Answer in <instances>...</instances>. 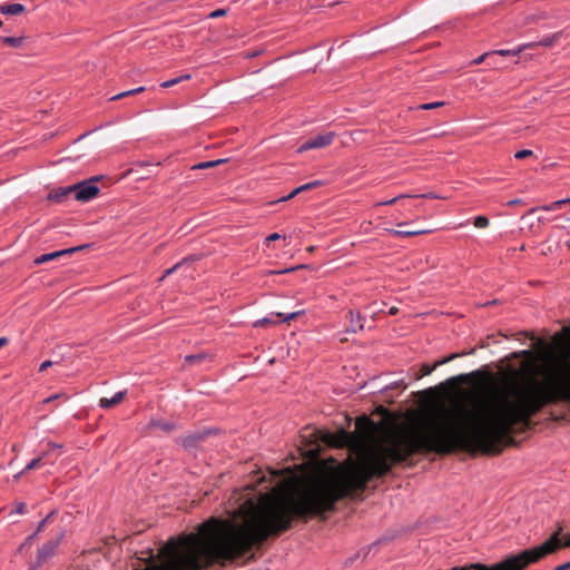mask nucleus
<instances>
[{"instance_id": "nucleus-25", "label": "nucleus", "mask_w": 570, "mask_h": 570, "mask_svg": "<svg viewBox=\"0 0 570 570\" xmlns=\"http://www.w3.org/2000/svg\"><path fill=\"white\" fill-rule=\"evenodd\" d=\"M202 436L200 435H189L184 439L183 445L185 448L193 446Z\"/></svg>"}, {"instance_id": "nucleus-28", "label": "nucleus", "mask_w": 570, "mask_h": 570, "mask_svg": "<svg viewBox=\"0 0 570 570\" xmlns=\"http://www.w3.org/2000/svg\"><path fill=\"white\" fill-rule=\"evenodd\" d=\"M411 197L410 195H400L397 197H394L392 199H389V200H385V202H381L379 203V205H393L394 203L401 200V199H404V198H409Z\"/></svg>"}, {"instance_id": "nucleus-6", "label": "nucleus", "mask_w": 570, "mask_h": 570, "mask_svg": "<svg viewBox=\"0 0 570 570\" xmlns=\"http://www.w3.org/2000/svg\"><path fill=\"white\" fill-rule=\"evenodd\" d=\"M71 195L73 196L72 185L51 189L47 198L53 203H63Z\"/></svg>"}, {"instance_id": "nucleus-48", "label": "nucleus", "mask_w": 570, "mask_h": 570, "mask_svg": "<svg viewBox=\"0 0 570 570\" xmlns=\"http://www.w3.org/2000/svg\"><path fill=\"white\" fill-rule=\"evenodd\" d=\"M179 266V264H176L173 268L167 271V274H170L174 269H176Z\"/></svg>"}, {"instance_id": "nucleus-26", "label": "nucleus", "mask_w": 570, "mask_h": 570, "mask_svg": "<svg viewBox=\"0 0 570 570\" xmlns=\"http://www.w3.org/2000/svg\"><path fill=\"white\" fill-rule=\"evenodd\" d=\"M426 233V230H395L394 234L397 236H413Z\"/></svg>"}, {"instance_id": "nucleus-53", "label": "nucleus", "mask_w": 570, "mask_h": 570, "mask_svg": "<svg viewBox=\"0 0 570 570\" xmlns=\"http://www.w3.org/2000/svg\"><path fill=\"white\" fill-rule=\"evenodd\" d=\"M2 26V21L0 20V27Z\"/></svg>"}, {"instance_id": "nucleus-15", "label": "nucleus", "mask_w": 570, "mask_h": 570, "mask_svg": "<svg viewBox=\"0 0 570 570\" xmlns=\"http://www.w3.org/2000/svg\"><path fill=\"white\" fill-rule=\"evenodd\" d=\"M227 159H216V160H209V161H202L191 167V169H209L214 168L218 165L225 164Z\"/></svg>"}, {"instance_id": "nucleus-18", "label": "nucleus", "mask_w": 570, "mask_h": 570, "mask_svg": "<svg viewBox=\"0 0 570 570\" xmlns=\"http://www.w3.org/2000/svg\"><path fill=\"white\" fill-rule=\"evenodd\" d=\"M191 78V76L189 73H186V75H183V76H179L177 78H174V79H170V80H167V81H164L160 87L161 88H170L175 85H178L179 82L184 81V80H189Z\"/></svg>"}, {"instance_id": "nucleus-38", "label": "nucleus", "mask_w": 570, "mask_h": 570, "mask_svg": "<svg viewBox=\"0 0 570 570\" xmlns=\"http://www.w3.org/2000/svg\"><path fill=\"white\" fill-rule=\"evenodd\" d=\"M51 515H52V513H50L46 519H43V520L40 522V524H39V527H38V529H37V531H38V532H39V531H41V530L43 529V527L46 525L47 521L49 520V518H50Z\"/></svg>"}, {"instance_id": "nucleus-33", "label": "nucleus", "mask_w": 570, "mask_h": 570, "mask_svg": "<svg viewBox=\"0 0 570 570\" xmlns=\"http://www.w3.org/2000/svg\"><path fill=\"white\" fill-rule=\"evenodd\" d=\"M416 197H423V198H431V199H436V198H441L443 199L444 197H441L434 193H428V194H423V195H417Z\"/></svg>"}, {"instance_id": "nucleus-20", "label": "nucleus", "mask_w": 570, "mask_h": 570, "mask_svg": "<svg viewBox=\"0 0 570 570\" xmlns=\"http://www.w3.org/2000/svg\"><path fill=\"white\" fill-rule=\"evenodd\" d=\"M47 456V454H45L43 456H39V458H36V459H32L24 468L23 472L24 471H31V470H35V469H38L40 468L41 465L45 464V458Z\"/></svg>"}, {"instance_id": "nucleus-9", "label": "nucleus", "mask_w": 570, "mask_h": 570, "mask_svg": "<svg viewBox=\"0 0 570 570\" xmlns=\"http://www.w3.org/2000/svg\"><path fill=\"white\" fill-rule=\"evenodd\" d=\"M126 396V391L117 392L112 397H101L99 405L102 409H110L118 405Z\"/></svg>"}, {"instance_id": "nucleus-29", "label": "nucleus", "mask_w": 570, "mask_h": 570, "mask_svg": "<svg viewBox=\"0 0 570 570\" xmlns=\"http://www.w3.org/2000/svg\"><path fill=\"white\" fill-rule=\"evenodd\" d=\"M282 236L277 233H274V234H271L269 236L265 237L264 239V246L268 247L269 246V243L272 240H277L279 239Z\"/></svg>"}, {"instance_id": "nucleus-31", "label": "nucleus", "mask_w": 570, "mask_h": 570, "mask_svg": "<svg viewBox=\"0 0 570 570\" xmlns=\"http://www.w3.org/2000/svg\"><path fill=\"white\" fill-rule=\"evenodd\" d=\"M225 13H226V10H225V9H217V10L213 11V12L209 14V17H210V18H218V17H223V16H225Z\"/></svg>"}, {"instance_id": "nucleus-3", "label": "nucleus", "mask_w": 570, "mask_h": 570, "mask_svg": "<svg viewBox=\"0 0 570 570\" xmlns=\"http://www.w3.org/2000/svg\"><path fill=\"white\" fill-rule=\"evenodd\" d=\"M354 438L355 435L353 433L346 432L345 430L342 429L335 433H323L321 440L330 446L344 448L348 445Z\"/></svg>"}, {"instance_id": "nucleus-7", "label": "nucleus", "mask_w": 570, "mask_h": 570, "mask_svg": "<svg viewBox=\"0 0 570 570\" xmlns=\"http://www.w3.org/2000/svg\"><path fill=\"white\" fill-rule=\"evenodd\" d=\"M464 353L462 354H458V353H454V354H451L449 355L448 357H444L440 361H436L433 365H430V364H423L422 367H421V371H420V374L416 375V379H421L423 376H426V375H430L436 367L445 364V363H449L451 361H453L454 358L459 357L460 355H463Z\"/></svg>"}, {"instance_id": "nucleus-41", "label": "nucleus", "mask_w": 570, "mask_h": 570, "mask_svg": "<svg viewBox=\"0 0 570 570\" xmlns=\"http://www.w3.org/2000/svg\"><path fill=\"white\" fill-rule=\"evenodd\" d=\"M521 203V199H513L508 203L509 206H517Z\"/></svg>"}, {"instance_id": "nucleus-17", "label": "nucleus", "mask_w": 570, "mask_h": 570, "mask_svg": "<svg viewBox=\"0 0 570 570\" xmlns=\"http://www.w3.org/2000/svg\"><path fill=\"white\" fill-rule=\"evenodd\" d=\"M24 38L23 37H3L1 38V41L3 45L12 47V48H19L22 46Z\"/></svg>"}, {"instance_id": "nucleus-49", "label": "nucleus", "mask_w": 570, "mask_h": 570, "mask_svg": "<svg viewBox=\"0 0 570 570\" xmlns=\"http://www.w3.org/2000/svg\"><path fill=\"white\" fill-rule=\"evenodd\" d=\"M261 323H269V321H268L267 318H263L262 321H258V322L256 323V325H258V324H261Z\"/></svg>"}, {"instance_id": "nucleus-19", "label": "nucleus", "mask_w": 570, "mask_h": 570, "mask_svg": "<svg viewBox=\"0 0 570 570\" xmlns=\"http://www.w3.org/2000/svg\"><path fill=\"white\" fill-rule=\"evenodd\" d=\"M145 91V87H138V88H135V89H131V90H127V91H122L116 96H112L110 98V100H118V99H121V98H125V97H129V96H132V95H136V94H140V92H144Z\"/></svg>"}, {"instance_id": "nucleus-42", "label": "nucleus", "mask_w": 570, "mask_h": 570, "mask_svg": "<svg viewBox=\"0 0 570 570\" xmlns=\"http://www.w3.org/2000/svg\"><path fill=\"white\" fill-rule=\"evenodd\" d=\"M60 396H61L60 394L52 395V396H50V397L46 399V400H45V402H51V401H53V400L59 399Z\"/></svg>"}, {"instance_id": "nucleus-51", "label": "nucleus", "mask_w": 570, "mask_h": 570, "mask_svg": "<svg viewBox=\"0 0 570 570\" xmlns=\"http://www.w3.org/2000/svg\"><path fill=\"white\" fill-rule=\"evenodd\" d=\"M306 249L312 250V249H315V247L311 245V246H307Z\"/></svg>"}, {"instance_id": "nucleus-39", "label": "nucleus", "mask_w": 570, "mask_h": 570, "mask_svg": "<svg viewBox=\"0 0 570 570\" xmlns=\"http://www.w3.org/2000/svg\"><path fill=\"white\" fill-rule=\"evenodd\" d=\"M298 314H299V312L291 313L289 315H287V316H285V317H284V321L293 320V318H295Z\"/></svg>"}, {"instance_id": "nucleus-43", "label": "nucleus", "mask_w": 570, "mask_h": 570, "mask_svg": "<svg viewBox=\"0 0 570 570\" xmlns=\"http://www.w3.org/2000/svg\"><path fill=\"white\" fill-rule=\"evenodd\" d=\"M8 343L6 337H0V348L3 347Z\"/></svg>"}, {"instance_id": "nucleus-1", "label": "nucleus", "mask_w": 570, "mask_h": 570, "mask_svg": "<svg viewBox=\"0 0 570 570\" xmlns=\"http://www.w3.org/2000/svg\"><path fill=\"white\" fill-rule=\"evenodd\" d=\"M561 528L558 529L542 544L522 550L515 554H509L493 564L480 562L453 567L450 570H525L530 564L537 563L544 557L557 552L561 548L570 547V534L561 538Z\"/></svg>"}, {"instance_id": "nucleus-37", "label": "nucleus", "mask_w": 570, "mask_h": 570, "mask_svg": "<svg viewBox=\"0 0 570 570\" xmlns=\"http://www.w3.org/2000/svg\"><path fill=\"white\" fill-rule=\"evenodd\" d=\"M569 569H570V561H568L563 564L557 566L553 570H569Z\"/></svg>"}, {"instance_id": "nucleus-16", "label": "nucleus", "mask_w": 570, "mask_h": 570, "mask_svg": "<svg viewBox=\"0 0 570 570\" xmlns=\"http://www.w3.org/2000/svg\"><path fill=\"white\" fill-rule=\"evenodd\" d=\"M206 358V354L199 353V354H191L185 356L184 366L185 365H198Z\"/></svg>"}, {"instance_id": "nucleus-40", "label": "nucleus", "mask_w": 570, "mask_h": 570, "mask_svg": "<svg viewBox=\"0 0 570 570\" xmlns=\"http://www.w3.org/2000/svg\"><path fill=\"white\" fill-rule=\"evenodd\" d=\"M298 190H302V191L311 190L309 184L307 183V184L299 186Z\"/></svg>"}, {"instance_id": "nucleus-47", "label": "nucleus", "mask_w": 570, "mask_h": 570, "mask_svg": "<svg viewBox=\"0 0 570 570\" xmlns=\"http://www.w3.org/2000/svg\"><path fill=\"white\" fill-rule=\"evenodd\" d=\"M49 446H50L52 450H57V449H59V448H60V445H57V444H55V443L49 444Z\"/></svg>"}, {"instance_id": "nucleus-24", "label": "nucleus", "mask_w": 570, "mask_h": 570, "mask_svg": "<svg viewBox=\"0 0 570 570\" xmlns=\"http://www.w3.org/2000/svg\"><path fill=\"white\" fill-rule=\"evenodd\" d=\"M441 106H444L443 101L422 104V105L417 106L416 108L420 109V110H432V109H435V108L441 107Z\"/></svg>"}, {"instance_id": "nucleus-2", "label": "nucleus", "mask_w": 570, "mask_h": 570, "mask_svg": "<svg viewBox=\"0 0 570 570\" xmlns=\"http://www.w3.org/2000/svg\"><path fill=\"white\" fill-rule=\"evenodd\" d=\"M99 180V176H94L89 179L73 184V198L78 202L87 203L97 197L100 190L97 186Z\"/></svg>"}, {"instance_id": "nucleus-35", "label": "nucleus", "mask_w": 570, "mask_h": 570, "mask_svg": "<svg viewBox=\"0 0 570 570\" xmlns=\"http://www.w3.org/2000/svg\"><path fill=\"white\" fill-rule=\"evenodd\" d=\"M308 184H309L311 189H314V188H317V187H321L324 185V183L322 180H314Z\"/></svg>"}, {"instance_id": "nucleus-32", "label": "nucleus", "mask_w": 570, "mask_h": 570, "mask_svg": "<svg viewBox=\"0 0 570 570\" xmlns=\"http://www.w3.org/2000/svg\"><path fill=\"white\" fill-rule=\"evenodd\" d=\"M301 193H302V190H298V187H297L291 194H288L286 197H283L281 200H289Z\"/></svg>"}, {"instance_id": "nucleus-22", "label": "nucleus", "mask_w": 570, "mask_h": 570, "mask_svg": "<svg viewBox=\"0 0 570 570\" xmlns=\"http://www.w3.org/2000/svg\"><path fill=\"white\" fill-rule=\"evenodd\" d=\"M350 316H351V325H350L351 331L356 332L357 330H362L363 324L361 323L360 315H356V321H354V314L352 312H350Z\"/></svg>"}, {"instance_id": "nucleus-10", "label": "nucleus", "mask_w": 570, "mask_h": 570, "mask_svg": "<svg viewBox=\"0 0 570 570\" xmlns=\"http://www.w3.org/2000/svg\"><path fill=\"white\" fill-rule=\"evenodd\" d=\"M533 45L532 43H523L521 46H519L518 48L515 49H501V50H494L492 51V56H495V55H499V56H504V57H508V56H518L520 55L523 50L528 49V48H531Z\"/></svg>"}, {"instance_id": "nucleus-4", "label": "nucleus", "mask_w": 570, "mask_h": 570, "mask_svg": "<svg viewBox=\"0 0 570 570\" xmlns=\"http://www.w3.org/2000/svg\"><path fill=\"white\" fill-rule=\"evenodd\" d=\"M356 432L363 440H371L376 433L377 426L373 420L367 416H362L356 420Z\"/></svg>"}, {"instance_id": "nucleus-27", "label": "nucleus", "mask_w": 570, "mask_h": 570, "mask_svg": "<svg viewBox=\"0 0 570 570\" xmlns=\"http://www.w3.org/2000/svg\"><path fill=\"white\" fill-rule=\"evenodd\" d=\"M532 154L533 153L530 149H522V150L517 151L514 157L517 159H524V158H528V157L532 156Z\"/></svg>"}, {"instance_id": "nucleus-50", "label": "nucleus", "mask_w": 570, "mask_h": 570, "mask_svg": "<svg viewBox=\"0 0 570 570\" xmlns=\"http://www.w3.org/2000/svg\"><path fill=\"white\" fill-rule=\"evenodd\" d=\"M283 240H284V244H283V246H284V247H286V246H288V245H289V243H287V242H286V238H285V237L283 238Z\"/></svg>"}, {"instance_id": "nucleus-46", "label": "nucleus", "mask_w": 570, "mask_h": 570, "mask_svg": "<svg viewBox=\"0 0 570 570\" xmlns=\"http://www.w3.org/2000/svg\"><path fill=\"white\" fill-rule=\"evenodd\" d=\"M521 354L527 356V357L531 356V352L530 351H522Z\"/></svg>"}, {"instance_id": "nucleus-52", "label": "nucleus", "mask_w": 570, "mask_h": 570, "mask_svg": "<svg viewBox=\"0 0 570 570\" xmlns=\"http://www.w3.org/2000/svg\"><path fill=\"white\" fill-rule=\"evenodd\" d=\"M519 249H520V250L525 249V248H524V245H521Z\"/></svg>"}, {"instance_id": "nucleus-12", "label": "nucleus", "mask_w": 570, "mask_h": 570, "mask_svg": "<svg viewBox=\"0 0 570 570\" xmlns=\"http://www.w3.org/2000/svg\"><path fill=\"white\" fill-rule=\"evenodd\" d=\"M24 11V6L21 3H11V4H2L0 6V12L2 14H19Z\"/></svg>"}, {"instance_id": "nucleus-13", "label": "nucleus", "mask_w": 570, "mask_h": 570, "mask_svg": "<svg viewBox=\"0 0 570 570\" xmlns=\"http://www.w3.org/2000/svg\"><path fill=\"white\" fill-rule=\"evenodd\" d=\"M561 35H562V32H556L549 37H544L542 40H540L538 42H531L533 45L531 48H534L537 46L550 48L560 39Z\"/></svg>"}, {"instance_id": "nucleus-44", "label": "nucleus", "mask_w": 570, "mask_h": 570, "mask_svg": "<svg viewBox=\"0 0 570 570\" xmlns=\"http://www.w3.org/2000/svg\"><path fill=\"white\" fill-rule=\"evenodd\" d=\"M389 313H390L391 315H395V314L397 313V307H395V306L391 307V308H390V311H389Z\"/></svg>"}, {"instance_id": "nucleus-30", "label": "nucleus", "mask_w": 570, "mask_h": 570, "mask_svg": "<svg viewBox=\"0 0 570 570\" xmlns=\"http://www.w3.org/2000/svg\"><path fill=\"white\" fill-rule=\"evenodd\" d=\"M492 57V51L491 52H485L483 55H481L480 57H478L475 60H473V63L474 65H480L487 58H490Z\"/></svg>"}, {"instance_id": "nucleus-11", "label": "nucleus", "mask_w": 570, "mask_h": 570, "mask_svg": "<svg viewBox=\"0 0 570 570\" xmlns=\"http://www.w3.org/2000/svg\"><path fill=\"white\" fill-rule=\"evenodd\" d=\"M564 204H570V197L566 198V199H560V200L553 202V203H551L549 205H543V206H540V207L531 208L528 212V214H532L535 210H546V212L557 210V209L561 208V206L564 205Z\"/></svg>"}, {"instance_id": "nucleus-8", "label": "nucleus", "mask_w": 570, "mask_h": 570, "mask_svg": "<svg viewBox=\"0 0 570 570\" xmlns=\"http://www.w3.org/2000/svg\"><path fill=\"white\" fill-rule=\"evenodd\" d=\"M59 542H60V538H57V539L48 541L41 549H39L38 564L42 563L43 561H46L48 558H50L53 554Z\"/></svg>"}, {"instance_id": "nucleus-34", "label": "nucleus", "mask_w": 570, "mask_h": 570, "mask_svg": "<svg viewBox=\"0 0 570 570\" xmlns=\"http://www.w3.org/2000/svg\"><path fill=\"white\" fill-rule=\"evenodd\" d=\"M50 366H52V362L51 361H45V362L41 363V365L39 367V371L40 372H45Z\"/></svg>"}, {"instance_id": "nucleus-45", "label": "nucleus", "mask_w": 570, "mask_h": 570, "mask_svg": "<svg viewBox=\"0 0 570 570\" xmlns=\"http://www.w3.org/2000/svg\"><path fill=\"white\" fill-rule=\"evenodd\" d=\"M24 508H26V504H23V503H22V504H20V505H19V508H18V512H19V513H23Z\"/></svg>"}, {"instance_id": "nucleus-36", "label": "nucleus", "mask_w": 570, "mask_h": 570, "mask_svg": "<svg viewBox=\"0 0 570 570\" xmlns=\"http://www.w3.org/2000/svg\"><path fill=\"white\" fill-rule=\"evenodd\" d=\"M67 249H77V250L89 249V245L88 244H81V245L68 247Z\"/></svg>"}, {"instance_id": "nucleus-14", "label": "nucleus", "mask_w": 570, "mask_h": 570, "mask_svg": "<svg viewBox=\"0 0 570 570\" xmlns=\"http://www.w3.org/2000/svg\"><path fill=\"white\" fill-rule=\"evenodd\" d=\"M66 253L67 252H50V253H47L45 255H41V256L37 257L35 259V264L39 265V264H45V263H48V262L56 261L57 258H59L61 255H63Z\"/></svg>"}, {"instance_id": "nucleus-23", "label": "nucleus", "mask_w": 570, "mask_h": 570, "mask_svg": "<svg viewBox=\"0 0 570 570\" xmlns=\"http://www.w3.org/2000/svg\"><path fill=\"white\" fill-rule=\"evenodd\" d=\"M476 228H485L489 226V218L487 216H478L473 222Z\"/></svg>"}, {"instance_id": "nucleus-21", "label": "nucleus", "mask_w": 570, "mask_h": 570, "mask_svg": "<svg viewBox=\"0 0 570 570\" xmlns=\"http://www.w3.org/2000/svg\"><path fill=\"white\" fill-rule=\"evenodd\" d=\"M153 424H154V426H156L165 432H170L175 429V424L169 421H156Z\"/></svg>"}, {"instance_id": "nucleus-5", "label": "nucleus", "mask_w": 570, "mask_h": 570, "mask_svg": "<svg viewBox=\"0 0 570 570\" xmlns=\"http://www.w3.org/2000/svg\"><path fill=\"white\" fill-rule=\"evenodd\" d=\"M334 139V132H327L323 135H317L315 137L309 138L306 140L301 147L299 151L313 149V148H322L326 147L332 144Z\"/></svg>"}]
</instances>
